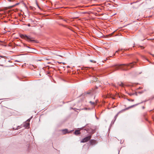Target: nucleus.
Instances as JSON below:
<instances>
[{
	"instance_id": "obj_6",
	"label": "nucleus",
	"mask_w": 154,
	"mask_h": 154,
	"mask_svg": "<svg viewBox=\"0 0 154 154\" xmlns=\"http://www.w3.org/2000/svg\"><path fill=\"white\" fill-rule=\"evenodd\" d=\"M117 84L120 86L123 87H124L125 86V85L122 82H118L117 83Z\"/></svg>"
},
{
	"instance_id": "obj_21",
	"label": "nucleus",
	"mask_w": 154,
	"mask_h": 154,
	"mask_svg": "<svg viewBox=\"0 0 154 154\" xmlns=\"http://www.w3.org/2000/svg\"><path fill=\"white\" fill-rule=\"evenodd\" d=\"M115 121H114L113 122L112 121V123H113V124L114 123V122Z\"/></svg>"
},
{
	"instance_id": "obj_1",
	"label": "nucleus",
	"mask_w": 154,
	"mask_h": 154,
	"mask_svg": "<svg viewBox=\"0 0 154 154\" xmlns=\"http://www.w3.org/2000/svg\"><path fill=\"white\" fill-rule=\"evenodd\" d=\"M136 63V62H134L129 64H124L119 65H116L111 67L109 70L112 71V72H113L120 68L123 70L126 71L128 70V69L127 68L128 67H130V68H132Z\"/></svg>"
},
{
	"instance_id": "obj_18",
	"label": "nucleus",
	"mask_w": 154,
	"mask_h": 154,
	"mask_svg": "<svg viewBox=\"0 0 154 154\" xmlns=\"http://www.w3.org/2000/svg\"><path fill=\"white\" fill-rule=\"evenodd\" d=\"M36 3L37 5V6L38 7V8H39V9H40V7H39V6L38 5V4H37V2H36Z\"/></svg>"
},
{
	"instance_id": "obj_15",
	"label": "nucleus",
	"mask_w": 154,
	"mask_h": 154,
	"mask_svg": "<svg viewBox=\"0 0 154 154\" xmlns=\"http://www.w3.org/2000/svg\"><path fill=\"white\" fill-rule=\"evenodd\" d=\"M128 100L129 101H132V102L134 101V100H133V99H128Z\"/></svg>"
},
{
	"instance_id": "obj_17",
	"label": "nucleus",
	"mask_w": 154,
	"mask_h": 154,
	"mask_svg": "<svg viewBox=\"0 0 154 154\" xmlns=\"http://www.w3.org/2000/svg\"><path fill=\"white\" fill-rule=\"evenodd\" d=\"M32 117V116L29 119H28L27 120V121L28 122H29L30 120L31 119Z\"/></svg>"
},
{
	"instance_id": "obj_2",
	"label": "nucleus",
	"mask_w": 154,
	"mask_h": 154,
	"mask_svg": "<svg viewBox=\"0 0 154 154\" xmlns=\"http://www.w3.org/2000/svg\"><path fill=\"white\" fill-rule=\"evenodd\" d=\"M21 37L23 38H24L26 40H27L29 42H35V40L32 39V38H31L30 36H27L26 35H21Z\"/></svg>"
},
{
	"instance_id": "obj_30",
	"label": "nucleus",
	"mask_w": 154,
	"mask_h": 154,
	"mask_svg": "<svg viewBox=\"0 0 154 154\" xmlns=\"http://www.w3.org/2000/svg\"><path fill=\"white\" fill-rule=\"evenodd\" d=\"M132 4V3H131V5Z\"/></svg>"
},
{
	"instance_id": "obj_20",
	"label": "nucleus",
	"mask_w": 154,
	"mask_h": 154,
	"mask_svg": "<svg viewBox=\"0 0 154 154\" xmlns=\"http://www.w3.org/2000/svg\"><path fill=\"white\" fill-rule=\"evenodd\" d=\"M90 62H93V60H90Z\"/></svg>"
},
{
	"instance_id": "obj_3",
	"label": "nucleus",
	"mask_w": 154,
	"mask_h": 154,
	"mask_svg": "<svg viewBox=\"0 0 154 154\" xmlns=\"http://www.w3.org/2000/svg\"><path fill=\"white\" fill-rule=\"evenodd\" d=\"M91 135H89L82 139L81 140V143L86 142L89 140L91 139Z\"/></svg>"
},
{
	"instance_id": "obj_28",
	"label": "nucleus",
	"mask_w": 154,
	"mask_h": 154,
	"mask_svg": "<svg viewBox=\"0 0 154 154\" xmlns=\"http://www.w3.org/2000/svg\"><path fill=\"white\" fill-rule=\"evenodd\" d=\"M94 98H95V96H94Z\"/></svg>"
},
{
	"instance_id": "obj_10",
	"label": "nucleus",
	"mask_w": 154,
	"mask_h": 154,
	"mask_svg": "<svg viewBox=\"0 0 154 154\" xmlns=\"http://www.w3.org/2000/svg\"><path fill=\"white\" fill-rule=\"evenodd\" d=\"M80 134V131L79 130H75L74 132V134L76 135H78Z\"/></svg>"
},
{
	"instance_id": "obj_26",
	"label": "nucleus",
	"mask_w": 154,
	"mask_h": 154,
	"mask_svg": "<svg viewBox=\"0 0 154 154\" xmlns=\"http://www.w3.org/2000/svg\"><path fill=\"white\" fill-rule=\"evenodd\" d=\"M88 94H90V92H88L87 93Z\"/></svg>"
},
{
	"instance_id": "obj_25",
	"label": "nucleus",
	"mask_w": 154,
	"mask_h": 154,
	"mask_svg": "<svg viewBox=\"0 0 154 154\" xmlns=\"http://www.w3.org/2000/svg\"><path fill=\"white\" fill-rule=\"evenodd\" d=\"M153 111V110H150V112H151V111Z\"/></svg>"
},
{
	"instance_id": "obj_8",
	"label": "nucleus",
	"mask_w": 154,
	"mask_h": 154,
	"mask_svg": "<svg viewBox=\"0 0 154 154\" xmlns=\"http://www.w3.org/2000/svg\"><path fill=\"white\" fill-rule=\"evenodd\" d=\"M91 144L93 145L95 144L96 141L93 140H91L90 141Z\"/></svg>"
},
{
	"instance_id": "obj_4",
	"label": "nucleus",
	"mask_w": 154,
	"mask_h": 154,
	"mask_svg": "<svg viewBox=\"0 0 154 154\" xmlns=\"http://www.w3.org/2000/svg\"><path fill=\"white\" fill-rule=\"evenodd\" d=\"M85 130L86 131L87 133H88L91 134L90 135H91V136L93 134H94L95 132V131L94 130L90 128L85 129Z\"/></svg>"
},
{
	"instance_id": "obj_22",
	"label": "nucleus",
	"mask_w": 154,
	"mask_h": 154,
	"mask_svg": "<svg viewBox=\"0 0 154 154\" xmlns=\"http://www.w3.org/2000/svg\"><path fill=\"white\" fill-rule=\"evenodd\" d=\"M142 108L143 109H144L145 108V107L144 106H143Z\"/></svg>"
},
{
	"instance_id": "obj_11",
	"label": "nucleus",
	"mask_w": 154,
	"mask_h": 154,
	"mask_svg": "<svg viewBox=\"0 0 154 154\" xmlns=\"http://www.w3.org/2000/svg\"><path fill=\"white\" fill-rule=\"evenodd\" d=\"M24 127H28L29 126V123H26L24 125Z\"/></svg>"
},
{
	"instance_id": "obj_23",
	"label": "nucleus",
	"mask_w": 154,
	"mask_h": 154,
	"mask_svg": "<svg viewBox=\"0 0 154 154\" xmlns=\"http://www.w3.org/2000/svg\"><path fill=\"white\" fill-rule=\"evenodd\" d=\"M113 86H114L115 87H116V85H113Z\"/></svg>"
},
{
	"instance_id": "obj_14",
	"label": "nucleus",
	"mask_w": 154,
	"mask_h": 154,
	"mask_svg": "<svg viewBox=\"0 0 154 154\" xmlns=\"http://www.w3.org/2000/svg\"><path fill=\"white\" fill-rule=\"evenodd\" d=\"M118 115V114H116L115 116V117H114V118H115L114 121H115L116 120V119Z\"/></svg>"
},
{
	"instance_id": "obj_29",
	"label": "nucleus",
	"mask_w": 154,
	"mask_h": 154,
	"mask_svg": "<svg viewBox=\"0 0 154 154\" xmlns=\"http://www.w3.org/2000/svg\"><path fill=\"white\" fill-rule=\"evenodd\" d=\"M139 93H142V92H140Z\"/></svg>"
},
{
	"instance_id": "obj_13",
	"label": "nucleus",
	"mask_w": 154,
	"mask_h": 154,
	"mask_svg": "<svg viewBox=\"0 0 154 154\" xmlns=\"http://www.w3.org/2000/svg\"><path fill=\"white\" fill-rule=\"evenodd\" d=\"M89 103H90L91 105H94L95 104V103L94 102H92L91 101H90L89 102Z\"/></svg>"
},
{
	"instance_id": "obj_7",
	"label": "nucleus",
	"mask_w": 154,
	"mask_h": 154,
	"mask_svg": "<svg viewBox=\"0 0 154 154\" xmlns=\"http://www.w3.org/2000/svg\"><path fill=\"white\" fill-rule=\"evenodd\" d=\"M139 104V103H138V104H136L132 105V106H130L128 107L127 108H126L125 109H124L123 110H126L128 109H129L130 108H132V107H134V106H137V105H138V104Z\"/></svg>"
},
{
	"instance_id": "obj_27",
	"label": "nucleus",
	"mask_w": 154,
	"mask_h": 154,
	"mask_svg": "<svg viewBox=\"0 0 154 154\" xmlns=\"http://www.w3.org/2000/svg\"><path fill=\"white\" fill-rule=\"evenodd\" d=\"M8 0L10 2H11V0Z\"/></svg>"
},
{
	"instance_id": "obj_12",
	"label": "nucleus",
	"mask_w": 154,
	"mask_h": 154,
	"mask_svg": "<svg viewBox=\"0 0 154 154\" xmlns=\"http://www.w3.org/2000/svg\"><path fill=\"white\" fill-rule=\"evenodd\" d=\"M21 127L20 126H18L16 128H13V130H17L19 128H21Z\"/></svg>"
},
{
	"instance_id": "obj_24",
	"label": "nucleus",
	"mask_w": 154,
	"mask_h": 154,
	"mask_svg": "<svg viewBox=\"0 0 154 154\" xmlns=\"http://www.w3.org/2000/svg\"><path fill=\"white\" fill-rule=\"evenodd\" d=\"M0 57H4V56H0Z\"/></svg>"
},
{
	"instance_id": "obj_16",
	"label": "nucleus",
	"mask_w": 154,
	"mask_h": 154,
	"mask_svg": "<svg viewBox=\"0 0 154 154\" xmlns=\"http://www.w3.org/2000/svg\"><path fill=\"white\" fill-rule=\"evenodd\" d=\"M95 92H96V90L94 89V90H93V91L91 92V93L93 94H94V93H95Z\"/></svg>"
},
{
	"instance_id": "obj_9",
	"label": "nucleus",
	"mask_w": 154,
	"mask_h": 154,
	"mask_svg": "<svg viewBox=\"0 0 154 154\" xmlns=\"http://www.w3.org/2000/svg\"><path fill=\"white\" fill-rule=\"evenodd\" d=\"M62 133L63 134H66V133H68L67 129H65L62 130Z\"/></svg>"
},
{
	"instance_id": "obj_19",
	"label": "nucleus",
	"mask_w": 154,
	"mask_h": 154,
	"mask_svg": "<svg viewBox=\"0 0 154 154\" xmlns=\"http://www.w3.org/2000/svg\"><path fill=\"white\" fill-rule=\"evenodd\" d=\"M140 47L142 49H143L144 48L142 46H140Z\"/></svg>"
},
{
	"instance_id": "obj_31",
	"label": "nucleus",
	"mask_w": 154,
	"mask_h": 154,
	"mask_svg": "<svg viewBox=\"0 0 154 154\" xmlns=\"http://www.w3.org/2000/svg\"><path fill=\"white\" fill-rule=\"evenodd\" d=\"M1 65H0V66H1Z\"/></svg>"
},
{
	"instance_id": "obj_5",
	"label": "nucleus",
	"mask_w": 154,
	"mask_h": 154,
	"mask_svg": "<svg viewBox=\"0 0 154 154\" xmlns=\"http://www.w3.org/2000/svg\"><path fill=\"white\" fill-rule=\"evenodd\" d=\"M129 50V49H126V48H121L119 49L118 51H116L115 54H114V55H116V54L117 53H118V52L119 51H122V50H124L125 51H126L128 50Z\"/></svg>"
}]
</instances>
